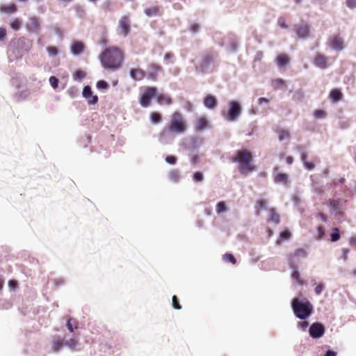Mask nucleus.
<instances>
[{
	"label": "nucleus",
	"instance_id": "nucleus-1",
	"mask_svg": "<svg viewBox=\"0 0 356 356\" xmlns=\"http://www.w3.org/2000/svg\"><path fill=\"white\" fill-rule=\"evenodd\" d=\"M187 129L188 124L183 114L179 111H175L171 114L169 122L159 133V140L165 142L170 138H173L176 135L184 134Z\"/></svg>",
	"mask_w": 356,
	"mask_h": 356
},
{
	"label": "nucleus",
	"instance_id": "nucleus-2",
	"mask_svg": "<svg viewBox=\"0 0 356 356\" xmlns=\"http://www.w3.org/2000/svg\"><path fill=\"white\" fill-rule=\"evenodd\" d=\"M99 58L104 69L115 71L122 65L124 52L118 47L111 46L99 54Z\"/></svg>",
	"mask_w": 356,
	"mask_h": 356
},
{
	"label": "nucleus",
	"instance_id": "nucleus-3",
	"mask_svg": "<svg viewBox=\"0 0 356 356\" xmlns=\"http://www.w3.org/2000/svg\"><path fill=\"white\" fill-rule=\"evenodd\" d=\"M232 161L238 163V169L243 175H248L256 170L252 153L248 149L237 150Z\"/></svg>",
	"mask_w": 356,
	"mask_h": 356
},
{
	"label": "nucleus",
	"instance_id": "nucleus-4",
	"mask_svg": "<svg viewBox=\"0 0 356 356\" xmlns=\"http://www.w3.org/2000/svg\"><path fill=\"white\" fill-rule=\"evenodd\" d=\"M291 305L295 315L300 319L307 318L313 312V306L307 298H294Z\"/></svg>",
	"mask_w": 356,
	"mask_h": 356
},
{
	"label": "nucleus",
	"instance_id": "nucleus-5",
	"mask_svg": "<svg viewBox=\"0 0 356 356\" xmlns=\"http://www.w3.org/2000/svg\"><path fill=\"white\" fill-rule=\"evenodd\" d=\"M216 54L212 51H205L201 55V60L197 67L202 73L209 72Z\"/></svg>",
	"mask_w": 356,
	"mask_h": 356
},
{
	"label": "nucleus",
	"instance_id": "nucleus-6",
	"mask_svg": "<svg viewBox=\"0 0 356 356\" xmlns=\"http://www.w3.org/2000/svg\"><path fill=\"white\" fill-rule=\"evenodd\" d=\"M242 112V108L239 102L232 100L228 104V109L223 113L225 119L229 122L236 120Z\"/></svg>",
	"mask_w": 356,
	"mask_h": 356
},
{
	"label": "nucleus",
	"instance_id": "nucleus-7",
	"mask_svg": "<svg viewBox=\"0 0 356 356\" xmlns=\"http://www.w3.org/2000/svg\"><path fill=\"white\" fill-rule=\"evenodd\" d=\"M157 89L155 87H147L141 94L139 102L142 107L147 108L151 104V99L156 96Z\"/></svg>",
	"mask_w": 356,
	"mask_h": 356
},
{
	"label": "nucleus",
	"instance_id": "nucleus-8",
	"mask_svg": "<svg viewBox=\"0 0 356 356\" xmlns=\"http://www.w3.org/2000/svg\"><path fill=\"white\" fill-rule=\"evenodd\" d=\"M118 33L123 37L127 36L131 31V21L128 16H122L118 22Z\"/></svg>",
	"mask_w": 356,
	"mask_h": 356
},
{
	"label": "nucleus",
	"instance_id": "nucleus-9",
	"mask_svg": "<svg viewBox=\"0 0 356 356\" xmlns=\"http://www.w3.org/2000/svg\"><path fill=\"white\" fill-rule=\"evenodd\" d=\"M163 72V67L156 63H151L147 66V72L146 73L147 78L152 81H156L159 74Z\"/></svg>",
	"mask_w": 356,
	"mask_h": 356
},
{
	"label": "nucleus",
	"instance_id": "nucleus-10",
	"mask_svg": "<svg viewBox=\"0 0 356 356\" xmlns=\"http://www.w3.org/2000/svg\"><path fill=\"white\" fill-rule=\"evenodd\" d=\"M325 332V326L321 323H314L311 325L309 330V335L314 339L322 337Z\"/></svg>",
	"mask_w": 356,
	"mask_h": 356
},
{
	"label": "nucleus",
	"instance_id": "nucleus-11",
	"mask_svg": "<svg viewBox=\"0 0 356 356\" xmlns=\"http://www.w3.org/2000/svg\"><path fill=\"white\" fill-rule=\"evenodd\" d=\"M328 44L333 49L341 51L344 48L343 40L339 35L330 37Z\"/></svg>",
	"mask_w": 356,
	"mask_h": 356
},
{
	"label": "nucleus",
	"instance_id": "nucleus-12",
	"mask_svg": "<svg viewBox=\"0 0 356 356\" xmlns=\"http://www.w3.org/2000/svg\"><path fill=\"white\" fill-rule=\"evenodd\" d=\"M314 65L321 69H325L328 67V57L321 53H317L313 61Z\"/></svg>",
	"mask_w": 356,
	"mask_h": 356
},
{
	"label": "nucleus",
	"instance_id": "nucleus-13",
	"mask_svg": "<svg viewBox=\"0 0 356 356\" xmlns=\"http://www.w3.org/2000/svg\"><path fill=\"white\" fill-rule=\"evenodd\" d=\"M295 31L300 38H306L309 36L310 28L307 23H304L300 26H295Z\"/></svg>",
	"mask_w": 356,
	"mask_h": 356
},
{
	"label": "nucleus",
	"instance_id": "nucleus-14",
	"mask_svg": "<svg viewBox=\"0 0 356 356\" xmlns=\"http://www.w3.org/2000/svg\"><path fill=\"white\" fill-rule=\"evenodd\" d=\"M26 28L29 32L38 33L40 31V25L36 17H31L26 24Z\"/></svg>",
	"mask_w": 356,
	"mask_h": 356
},
{
	"label": "nucleus",
	"instance_id": "nucleus-15",
	"mask_svg": "<svg viewBox=\"0 0 356 356\" xmlns=\"http://www.w3.org/2000/svg\"><path fill=\"white\" fill-rule=\"evenodd\" d=\"M83 96L88 99L89 104H95L98 101L97 95H92V92L90 86H85L83 90Z\"/></svg>",
	"mask_w": 356,
	"mask_h": 356
},
{
	"label": "nucleus",
	"instance_id": "nucleus-16",
	"mask_svg": "<svg viewBox=\"0 0 356 356\" xmlns=\"http://www.w3.org/2000/svg\"><path fill=\"white\" fill-rule=\"evenodd\" d=\"M64 340L60 336L56 335L52 338L51 350L54 353L59 352L64 346Z\"/></svg>",
	"mask_w": 356,
	"mask_h": 356
},
{
	"label": "nucleus",
	"instance_id": "nucleus-17",
	"mask_svg": "<svg viewBox=\"0 0 356 356\" xmlns=\"http://www.w3.org/2000/svg\"><path fill=\"white\" fill-rule=\"evenodd\" d=\"M129 74L134 81H141L147 77L146 72L140 68H132L130 70Z\"/></svg>",
	"mask_w": 356,
	"mask_h": 356
},
{
	"label": "nucleus",
	"instance_id": "nucleus-18",
	"mask_svg": "<svg viewBox=\"0 0 356 356\" xmlns=\"http://www.w3.org/2000/svg\"><path fill=\"white\" fill-rule=\"evenodd\" d=\"M268 222H273L278 225L280 222V217L275 208H270L268 209Z\"/></svg>",
	"mask_w": 356,
	"mask_h": 356
},
{
	"label": "nucleus",
	"instance_id": "nucleus-19",
	"mask_svg": "<svg viewBox=\"0 0 356 356\" xmlns=\"http://www.w3.org/2000/svg\"><path fill=\"white\" fill-rule=\"evenodd\" d=\"M203 103L204 105L209 109H214L218 105L216 97L211 95H207L204 97Z\"/></svg>",
	"mask_w": 356,
	"mask_h": 356
},
{
	"label": "nucleus",
	"instance_id": "nucleus-20",
	"mask_svg": "<svg viewBox=\"0 0 356 356\" xmlns=\"http://www.w3.org/2000/svg\"><path fill=\"white\" fill-rule=\"evenodd\" d=\"M209 126V122L206 117H200L195 123V129L197 131H202Z\"/></svg>",
	"mask_w": 356,
	"mask_h": 356
},
{
	"label": "nucleus",
	"instance_id": "nucleus-21",
	"mask_svg": "<svg viewBox=\"0 0 356 356\" xmlns=\"http://www.w3.org/2000/svg\"><path fill=\"white\" fill-rule=\"evenodd\" d=\"M290 62V58L288 54L285 53L280 54L275 58V63L278 67L281 68Z\"/></svg>",
	"mask_w": 356,
	"mask_h": 356
},
{
	"label": "nucleus",
	"instance_id": "nucleus-22",
	"mask_svg": "<svg viewBox=\"0 0 356 356\" xmlns=\"http://www.w3.org/2000/svg\"><path fill=\"white\" fill-rule=\"evenodd\" d=\"M144 13L148 17L161 16L163 14L161 8L159 6H154L145 9Z\"/></svg>",
	"mask_w": 356,
	"mask_h": 356
},
{
	"label": "nucleus",
	"instance_id": "nucleus-23",
	"mask_svg": "<svg viewBox=\"0 0 356 356\" xmlns=\"http://www.w3.org/2000/svg\"><path fill=\"white\" fill-rule=\"evenodd\" d=\"M156 101L160 105L170 106L172 104V99L171 97L165 94L156 95Z\"/></svg>",
	"mask_w": 356,
	"mask_h": 356
},
{
	"label": "nucleus",
	"instance_id": "nucleus-24",
	"mask_svg": "<svg viewBox=\"0 0 356 356\" xmlns=\"http://www.w3.org/2000/svg\"><path fill=\"white\" fill-rule=\"evenodd\" d=\"M273 180L275 183H282L286 186L289 185V175L286 173H276L274 175Z\"/></svg>",
	"mask_w": 356,
	"mask_h": 356
},
{
	"label": "nucleus",
	"instance_id": "nucleus-25",
	"mask_svg": "<svg viewBox=\"0 0 356 356\" xmlns=\"http://www.w3.org/2000/svg\"><path fill=\"white\" fill-rule=\"evenodd\" d=\"M84 44L81 42L77 41L72 44L71 51L74 55H79L84 50Z\"/></svg>",
	"mask_w": 356,
	"mask_h": 356
},
{
	"label": "nucleus",
	"instance_id": "nucleus-26",
	"mask_svg": "<svg viewBox=\"0 0 356 356\" xmlns=\"http://www.w3.org/2000/svg\"><path fill=\"white\" fill-rule=\"evenodd\" d=\"M307 154L306 152L303 151L300 154V159L303 163V165L306 169L308 170H312L315 168V165L312 162H309L307 160Z\"/></svg>",
	"mask_w": 356,
	"mask_h": 356
},
{
	"label": "nucleus",
	"instance_id": "nucleus-27",
	"mask_svg": "<svg viewBox=\"0 0 356 356\" xmlns=\"http://www.w3.org/2000/svg\"><path fill=\"white\" fill-rule=\"evenodd\" d=\"M330 97L333 102H337L342 99L343 94L340 90L334 88L330 91Z\"/></svg>",
	"mask_w": 356,
	"mask_h": 356
},
{
	"label": "nucleus",
	"instance_id": "nucleus-28",
	"mask_svg": "<svg viewBox=\"0 0 356 356\" xmlns=\"http://www.w3.org/2000/svg\"><path fill=\"white\" fill-rule=\"evenodd\" d=\"M17 10V8L15 3L0 6V12H1V13H14Z\"/></svg>",
	"mask_w": 356,
	"mask_h": 356
},
{
	"label": "nucleus",
	"instance_id": "nucleus-29",
	"mask_svg": "<svg viewBox=\"0 0 356 356\" xmlns=\"http://www.w3.org/2000/svg\"><path fill=\"white\" fill-rule=\"evenodd\" d=\"M180 177V171L178 169L171 170L168 173L169 179L174 183L178 182Z\"/></svg>",
	"mask_w": 356,
	"mask_h": 356
},
{
	"label": "nucleus",
	"instance_id": "nucleus-30",
	"mask_svg": "<svg viewBox=\"0 0 356 356\" xmlns=\"http://www.w3.org/2000/svg\"><path fill=\"white\" fill-rule=\"evenodd\" d=\"M267 204V200L261 199L257 201L255 204L256 215L260 216L261 210L266 209Z\"/></svg>",
	"mask_w": 356,
	"mask_h": 356
},
{
	"label": "nucleus",
	"instance_id": "nucleus-31",
	"mask_svg": "<svg viewBox=\"0 0 356 356\" xmlns=\"http://www.w3.org/2000/svg\"><path fill=\"white\" fill-rule=\"evenodd\" d=\"M64 344L70 349L74 350L79 345V339L76 338H72L64 341Z\"/></svg>",
	"mask_w": 356,
	"mask_h": 356
},
{
	"label": "nucleus",
	"instance_id": "nucleus-32",
	"mask_svg": "<svg viewBox=\"0 0 356 356\" xmlns=\"http://www.w3.org/2000/svg\"><path fill=\"white\" fill-rule=\"evenodd\" d=\"M277 133L280 140H289L290 138L291 135L288 130L281 129L277 130Z\"/></svg>",
	"mask_w": 356,
	"mask_h": 356
},
{
	"label": "nucleus",
	"instance_id": "nucleus-33",
	"mask_svg": "<svg viewBox=\"0 0 356 356\" xmlns=\"http://www.w3.org/2000/svg\"><path fill=\"white\" fill-rule=\"evenodd\" d=\"M67 327L71 332H73L74 329L78 328L77 321L75 318H70L67 322Z\"/></svg>",
	"mask_w": 356,
	"mask_h": 356
},
{
	"label": "nucleus",
	"instance_id": "nucleus-34",
	"mask_svg": "<svg viewBox=\"0 0 356 356\" xmlns=\"http://www.w3.org/2000/svg\"><path fill=\"white\" fill-rule=\"evenodd\" d=\"M150 120L152 123L158 124L162 120L161 115L157 112H152L150 114Z\"/></svg>",
	"mask_w": 356,
	"mask_h": 356
},
{
	"label": "nucleus",
	"instance_id": "nucleus-35",
	"mask_svg": "<svg viewBox=\"0 0 356 356\" xmlns=\"http://www.w3.org/2000/svg\"><path fill=\"white\" fill-rule=\"evenodd\" d=\"M22 24V20L18 18H16L13 22H10V26L13 30L18 31L20 29Z\"/></svg>",
	"mask_w": 356,
	"mask_h": 356
},
{
	"label": "nucleus",
	"instance_id": "nucleus-36",
	"mask_svg": "<svg viewBox=\"0 0 356 356\" xmlns=\"http://www.w3.org/2000/svg\"><path fill=\"white\" fill-rule=\"evenodd\" d=\"M227 211V206L225 202H219L216 205V212L220 214Z\"/></svg>",
	"mask_w": 356,
	"mask_h": 356
},
{
	"label": "nucleus",
	"instance_id": "nucleus-37",
	"mask_svg": "<svg viewBox=\"0 0 356 356\" xmlns=\"http://www.w3.org/2000/svg\"><path fill=\"white\" fill-rule=\"evenodd\" d=\"M331 241L336 242L340 238L339 229L338 227L333 228V232L330 235Z\"/></svg>",
	"mask_w": 356,
	"mask_h": 356
},
{
	"label": "nucleus",
	"instance_id": "nucleus-38",
	"mask_svg": "<svg viewBox=\"0 0 356 356\" xmlns=\"http://www.w3.org/2000/svg\"><path fill=\"white\" fill-rule=\"evenodd\" d=\"M307 252L303 248H298V249L296 250L293 253V256L296 257H298V258H299V257L305 258L307 257Z\"/></svg>",
	"mask_w": 356,
	"mask_h": 356
},
{
	"label": "nucleus",
	"instance_id": "nucleus-39",
	"mask_svg": "<svg viewBox=\"0 0 356 356\" xmlns=\"http://www.w3.org/2000/svg\"><path fill=\"white\" fill-rule=\"evenodd\" d=\"M285 85V81L282 79H276L273 81L272 86L275 89H278L279 88L284 86Z\"/></svg>",
	"mask_w": 356,
	"mask_h": 356
},
{
	"label": "nucleus",
	"instance_id": "nucleus-40",
	"mask_svg": "<svg viewBox=\"0 0 356 356\" xmlns=\"http://www.w3.org/2000/svg\"><path fill=\"white\" fill-rule=\"evenodd\" d=\"M175 60V54L172 52H168L164 55V60L168 63H173Z\"/></svg>",
	"mask_w": 356,
	"mask_h": 356
},
{
	"label": "nucleus",
	"instance_id": "nucleus-41",
	"mask_svg": "<svg viewBox=\"0 0 356 356\" xmlns=\"http://www.w3.org/2000/svg\"><path fill=\"white\" fill-rule=\"evenodd\" d=\"M325 236V229L323 226H318L317 227V234L315 236L316 240H321Z\"/></svg>",
	"mask_w": 356,
	"mask_h": 356
},
{
	"label": "nucleus",
	"instance_id": "nucleus-42",
	"mask_svg": "<svg viewBox=\"0 0 356 356\" xmlns=\"http://www.w3.org/2000/svg\"><path fill=\"white\" fill-rule=\"evenodd\" d=\"M223 259L225 261H229L232 263V264H235L236 263V259L233 256V254L227 253L223 255Z\"/></svg>",
	"mask_w": 356,
	"mask_h": 356
},
{
	"label": "nucleus",
	"instance_id": "nucleus-43",
	"mask_svg": "<svg viewBox=\"0 0 356 356\" xmlns=\"http://www.w3.org/2000/svg\"><path fill=\"white\" fill-rule=\"evenodd\" d=\"M193 179L195 182H201L204 179L203 174L201 172H196L193 176Z\"/></svg>",
	"mask_w": 356,
	"mask_h": 356
},
{
	"label": "nucleus",
	"instance_id": "nucleus-44",
	"mask_svg": "<svg viewBox=\"0 0 356 356\" xmlns=\"http://www.w3.org/2000/svg\"><path fill=\"white\" fill-rule=\"evenodd\" d=\"M172 307L175 309H181V305L179 302V300L176 296H173L172 298Z\"/></svg>",
	"mask_w": 356,
	"mask_h": 356
},
{
	"label": "nucleus",
	"instance_id": "nucleus-45",
	"mask_svg": "<svg viewBox=\"0 0 356 356\" xmlns=\"http://www.w3.org/2000/svg\"><path fill=\"white\" fill-rule=\"evenodd\" d=\"M340 200H330V207L333 210H337L339 207Z\"/></svg>",
	"mask_w": 356,
	"mask_h": 356
},
{
	"label": "nucleus",
	"instance_id": "nucleus-46",
	"mask_svg": "<svg viewBox=\"0 0 356 356\" xmlns=\"http://www.w3.org/2000/svg\"><path fill=\"white\" fill-rule=\"evenodd\" d=\"M47 51L49 56H55L58 54V50L56 47L54 46H49L47 47Z\"/></svg>",
	"mask_w": 356,
	"mask_h": 356
},
{
	"label": "nucleus",
	"instance_id": "nucleus-47",
	"mask_svg": "<svg viewBox=\"0 0 356 356\" xmlns=\"http://www.w3.org/2000/svg\"><path fill=\"white\" fill-rule=\"evenodd\" d=\"M291 232H290L289 230H287V229H286V230H284V231L280 233V238H281V239H282V240H288V239H289V238H291Z\"/></svg>",
	"mask_w": 356,
	"mask_h": 356
},
{
	"label": "nucleus",
	"instance_id": "nucleus-48",
	"mask_svg": "<svg viewBox=\"0 0 356 356\" xmlns=\"http://www.w3.org/2000/svg\"><path fill=\"white\" fill-rule=\"evenodd\" d=\"M327 113L323 110H316L314 113V115L316 118H324Z\"/></svg>",
	"mask_w": 356,
	"mask_h": 356
},
{
	"label": "nucleus",
	"instance_id": "nucleus-49",
	"mask_svg": "<svg viewBox=\"0 0 356 356\" xmlns=\"http://www.w3.org/2000/svg\"><path fill=\"white\" fill-rule=\"evenodd\" d=\"M292 278L295 280L299 284H303V281L301 280L300 273L297 270L293 271L292 273Z\"/></svg>",
	"mask_w": 356,
	"mask_h": 356
},
{
	"label": "nucleus",
	"instance_id": "nucleus-50",
	"mask_svg": "<svg viewBox=\"0 0 356 356\" xmlns=\"http://www.w3.org/2000/svg\"><path fill=\"white\" fill-rule=\"evenodd\" d=\"M49 83L54 89H56L58 87V79L56 76H51L49 78Z\"/></svg>",
	"mask_w": 356,
	"mask_h": 356
},
{
	"label": "nucleus",
	"instance_id": "nucleus-51",
	"mask_svg": "<svg viewBox=\"0 0 356 356\" xmlns=\"http://www.w3.org/2000/svg\"><path fill=\"white\" fill-rule=\"evenodd\" d=\"M277 24L282 29H287L288 28V25L286 23V20L282 17H280L278 18Z\"/></svg>",
	"mask_w": 356,
	"mask_h": 356
},
{
	"label": "nucleus",
	"instance_id": "nucleus-52",
	"mask_svg": "<svg viewBox=\"0 0 356 356\" xmlns=\"http://www.w3.org/2000/svg\"><path fill=\"white\" fill-rule=\"evenodd\" d=\"M346 5L350 9H356V0H346Z\"/></svg>",
	"mask_w": 356,
	"mask_h": 356
},
{
	"label": "nucleus",
	"instance_id": "nucleus-53",
	"mask_svg": "<svg viewBox=\"0 0 356 356\" xmlns=\"http://www.w3.org/2000/svg\"><path fill=\"white\" fill-rule=\"evenodd\" d=\"M97 87L99 89H107L108 88V84L105 81H99L97 83Z\"/></svg>",
	"mask_w": 356,
	"mask_h": 356
},
{
	"label": "nucleus",
	"instance_id": "nucleus-54",
	"mask_svg": "<svg viewBox=\"0 0 356 356\" xmlns=\"http://www.w3.org/2000/svg\"><path fill=\"white\" fill-rule=\"evenodd\" d=\"M304 98V94L302 92L298 91L293 95V99L301 102Z\"/></svg>",
	"mask_w": 356,
	"mask_h": 356
},
{
	"label": "nucleus",
	"instance_id": "nucleus-55",
	"mask_svg": "<svg viewBox=\"0 0 356 356\" xmlns=\"http://www.w3.org/2000/svg\"><path fill=\"white\" fill-rule=\"evenodd\" d=\"M165 161L170 164H175L177 162V158L174 156H167L165 157Z\"/></svg>",
	"mask_w": 356,
	"mask_h": 356
},
{
	"label": "nucleus",
	"instance_id": "nucleus-56",
	"mask_svg": "<svg viewBox=\"0 0 356 356\" xmlns=\"http://www.w3.org/2000/svg\"><path fill=\"white\" fill-rule=\"evenodd\" d=\"M85 72L81 70H77L74 74L75 79H81L85 77Z\"/></svg>",
	"mask_w": 356,
	"mask_h": 356
},
{
	"label": "nucleus",
	"instance_id": "nucleus-57",
	"mask_svg": "<svg viewBox=\"0 0 356 356\" xmlns=\"http://www.w3.org/2000/svg\"><path fill=\"white\" fill-rule=\"evenodd\" d=\"M323 284H318L316 285V288H315V293L316 295H320L323 290Z\"/></svg>",
	"mask_w": 356,
	"mask_h": 356
},
{
	"label": "nucleus",
	"instance_id": "nucleus-58",
	"mask_svg": "<svg viewBox=\"0 0 356 356\" xmlns=\"http://www.w3.org/2000/svg\"><path fill=\"white\" fill-rule=\"evenodd\" d=\"M6 35V30L5 28H0V40H3Z\"/></svg>",
	"mask_w": 356,
	"mask_h": 356
},
{
	"label": "nucleus",
	"instance_id": "nucleus-59",
	"mask_svg": "<svg viewBox=\"0 0 356 356\" xmlns=\"http://www.w3.org/2000/svg\"><path fill=\"white\" fill-rule=\"evenodd\" d=\"M199 25L197 24H193L191 26V28H190V30L193 32V33H196L199 30Z\"/></svg>",
	"mask_w": 356,
	"mask_h": 356
},
{
	"label": "nucleus",
	"instance_id": "nucleus-60",
	"mask_svg": "<svg viewBox=\"0 0 356 356\" xmlns=\"http://www.w3.org/2000/svg\"><path fill=\"white\" fill-rule=\"evenodd\" d=\"M341 251H342V258L343 259V260H346L348 259V254L349 250L346 248H343Z\"/></svg>",
	"mask_w": 356,
	"mask_h": 356
},
{
	"label": "nucleus",
	"instance_id": "nucleus-61",
	"mask_svg": "<svg viewBox=\"0 0 356 356\" xmlns=\"http://www.w3.org/2000/svg\"><path fill=\"white\" fill-rule=\"evenodd\" d=\"M349 243L351 246L356 248V236L350 237Z\"/></svg>",
	"mask_w": 356,
	"mask_h": 356
},
{
	"label": "nucleus",
	"instance_id": "nucleus-62",
	"mask_svg": "<svg viewBox=\"0 0 356 356\" xmlns=\"http://www.w3.org/2000/svg\"><path fill=\"white\" fill-rule=\"evenodd\" d=\"M309 325V323L307 321H302L299 323V326L302 330H305Z\"/></svg>",
	"mask_w": 356,
	"mask_h": 356
},
{
	"label": "nucleus",
	"instance_id": "nucleus-63",
	"mask_svg": "<svg viewBox=\"0 0 356 356\" xmlns=\"http://www.w3.org/2000/svg\"><path fill=\"white\" fill-rule=\"evenodd\" d=\"M170 73H172L175 76H177L180 72V68L178 67H175L172 70H170Z\"/></svg>",
	"mask_w": 356,
	"mask_h": 356
},
{
	"label": "nucleus",
	"instance_id": "nucleus-64",
	"mask_svg": "<svg viewBox=\"0 0 356 356\" xmlns=\"http://www.w3.org/2000/svg\"><path fill=\"white\" fill-rule=\"evenodd\" d=\"M8 285L10 288H15L17 286V282L15 280H10L8 282Z\"/></svg>",
	"mask_w": 356,
	"mask_h": 356
}]
</instances>
